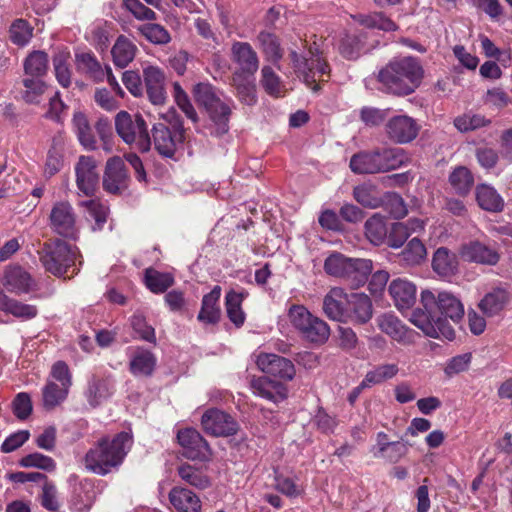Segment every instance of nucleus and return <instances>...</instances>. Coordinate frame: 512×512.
<instances>
[{
    "instance_id": "obj_1",
    "label": "nucleus",
    "mask_w": 512,
    "mask_h": 512,
    "mask_svg": "<svg viewBox=\"0 0 512 512\" xmlns=\"http://www.w3.org/2000/svg\"><path fill=\"white\" fill-rule=\"evenodd\" d=\"M420 296L422 308L413 311L411 322L431 338L444 337L453 340L455 332L441 316L459 323L465 314L461 300L447 291H440L435 295L430 290H423Z\"/></svg>"
},
{
    "instance_id": "obj_2",
    "label": "nucleus",
    "mask_w": 512,
    "mask_h": 512,
    "mask_svg": "<svg viewBox=\"0 0 512 512\" xmlns=\"http://www.w3.org/2000/svg\"><path fill=\"white\" fill-rule=\"evenodd\" d=\"M132 446V437L121 432L112 439L104 437L91 447L85 455V467L98 475H106L120 466Z\"/></svg>"
},
{
    "instance_id": "obj_3",
    "label": "nucleus",
    "mask_w": 512,
    "mask_h": 512,
    "mask_svg": "<svg viewBox=\"0 0 512 512\" xmlns=\"http://www.w3.org/2000/svg\"><path fill=\"white\" fill-rule=\"evenodd\" d=\"M423 69L414 57L394 58L379 71L378 80L386 92L409 95L419 86Z\"/></svg>"
},
{
    "instance_id": "obj_4",
    "label": "nucleus",
    "mask_w": 512,
    "mask_h": 512,
    "mask_svg": "<svg viewBox=\"0 0 512 512\" xmlns=\"http://www.w3.org/2000/svg\"><path fill=\"white\" fill-rule=\"evenodd\" d=\"M409 162L404 149L399 147H378L361 151L350 159V168L355 174H377L396 170Z\"/></svg>"
},
{
    "instance_id": "obj_5",
    "label": "nucleus",
    "mask_w": 512,
    "mask_h": 512,
    "mask_svg": "<svg viewBox=\"0 0 512 512\" xmlns=\"http://www.w3.org/2000/svg\"><path fill=\"white\" fill-rule=\"evenodd\" d=\"M324 270L328 275L346 279L352 286L358 287L366 282L372 271V262L367 259L348 258L335 252L326 258Z\"/></svg>"
},
{
    "instance_id": "obj_6",
    "label": "nucleus",
    "mask_w": 512,
    "mask_h": 512,
    "mask_svg": "<svg viewBox=\"0 0 512 512\" xmlns=\"http://www.w3.org/2000/svg\"><path fill=\"white\" fill-rule=\"evenodd\" d=\"M40 262L45 270L57 277L64 276L75 266L78 248L60 239L45 243L39 251Z\"/></svg>"
},
{
    "instance_id": "obj_7",
    "label": "nucleus",
    "mask_w": 512,
    "mask_h": 512,
    "mask_svg": "<svg viewBox=\"0 0 512 512\" xmlns=\"http://www.w3.org/2000/svg\"><path fill=\"white\" fill-rule=\"evenodd\" d=\"M290 58L298 77L313 91L319 89L317 82H324L329 78V67L318 55L317 47H310L303 56L291 51Z\"/></svg>"
},
{
    "instance_id": "obj_8",
    "label": "nucleus",
    "mask_w": 512,
    "mask_h": 512,
    "mask_svg": "<svg viewBox=\"0 0 512 512\" xmlns=\"http://www.w3.org/2000/svg\"><path fill=\"white\" fill-rule=\"evenodd\" d=\"M115 128L126 144L134 145L141 152L150 150L151 140L147 124L141 114L131 115L120 111L115 117Z\"/></svg>"
},
{
    "instance_id": "obj_9",
    "label": "nucleus",
    "mask_w": 512,
    "mask_h": 512,
    "mask_svg": "<svg viewBox=\"0 0 512 512\" xmlns=\"http://www.w3.org/2000/svg\"><path fill=\"white\" fill-rule=\"evenodd\" d=\"M49 225L56 234L76 239L78 228L74 208L68 201L54 203L49 214Z\"/></svg>"
},
{
    "instance_id": "obj_10",
    "label": "nucleus",
    "mask_w": 512,
    "mask_h": 512,
    "mask_svg": "<svg viewBox=\"0 0 512 512\" xmlns=\"http://www.w3.org/2000/svg\"><path fill=\"white\" fill-rule=\"evenodd\" d=\"M77 69L86 74L90 79L95 82H102L105 79L109 83L112 90L119 96H124V91L112 74L110 66L106 65L104 68L91 53H81L76 55Z\"/></svg>"
},
{
    "instance_id": "obj_11",
    "label": "nucleus",
    "mask_w": 512,
    "mask_h": 512,
    "mask_svg": "<svg viewBox=\"0 0 512 512\" xmlns=\"http://www.w3.org/2000/svg\"><path fill=\"white\" fill-rule=\"evenodd\" d=\"M75 175L78 195L93 196L99 184L96 160L91 156H80L75 164Z\"/></svg>"
},
{
    "instance_id": "obj_12",
    "label": "nucleus",
    "mask_w": 512,
    "mask_h": 512,
    "mask_svg": "<svg viewBox=\"0 0 512 512\" xmlns=\"http://www.w3.org/2000/svg\"><path fill=\"white\" fill-rule=\"evenodd\" d=\"M420 130L417 121L408 115H396L388 119L385 133L394 143L406 144L413 141Z\"/></svg>"
},
{
    "instance_id": "obj_13",
    "label": "nucleus",
    "mask_w": 512,
    "mask_h": 512,
    "mask_svg": "<svg viewBox=\"0 0 512 512\" xmlns=\"http://www.w3.org/2000/svg\"><path fill=\"white\" fill-rule=\"evenodd\" d=\"M204 431L213 436H231L237 433L238 424L232 416L219 409L207 410L202 418Z\"/></svg>"
},
{
    "instance_id": "obj_14",
    "label": "nucleus",
    "mask_w": 512,
    "mask_h": 512,
    "mask_svg": "<svg viewBox=\"0 0 512 512\" xmlns=\"http://www.w3.org/2000/svg\"><path fill=\"white\" fill-rule=\"evenodd\" d=\"M177 439L183 448L185 457L192 460H208L211 456V449L201 434L192 428L179 430Z\"/></svg>"
},
{
    "instance_id": "obj_15",
    "label": "nucleus",
    "mask_w": 512,
    "mask_h": 512,
    "mask_svg": "<svg viewBox=\"0 0 512 512\" xmlns=\"http://www.w3.org/2000/svg\"><path fill=\"white\" fill-rule=\"evenodd\" d=\"M257 367L265 374L290 381L296 374L294 364L287 358L273 353H260L256 357Z\"/></svg>"
},
{
    "instance_id": "obj_16",
    "label": "nucleus",
    "mask_w": 512,
    "mask_h": 512,
    "mask_svg": "<svg viewBox=\"0 0 512 512\" xmlns=\"http://www.w3.org/2000/svg\"><path fill=\"white\" fill-rule=\"evenodd\" d=\"M460 255L466 261L488 266H495L501 258V254L495 246L480 241L464 244L461 247Z\"/></svg>"
},
{
    "instance_id": "obj_17",
    "label": "nucleus",
    "mask_w": 512,
    "mask_h": 512,
    "mask_svg": "<svg viewBox=\"0 0 512 512\" xmlns=\"http://www.w3.org/2000/svg\"><path fill=\"white\" fill-rule=\"evenodd\" d=\"M129 177L120 157L110 158L105 167L103 187L111 194H119L128 187Z\"/></svg>"
},
{
    "instance_id": "obj_18",
    "label": "nucleus",
    "mask_w": 512,
    "mask_h": 512,
    "mask_svg": "<svg viewBox=\"0 0 512 512\" xmlns=\"http://www.w3.org/2000/svg\"><path fill=\"white\" fill-rule=\"evenodd\" d=\"M143 79L150 102L162 105L166 100L164 71L157 66L149 65L143 69Z\"/></svg>"
},
{
    "instance_id": "obj_19",
    "label": "nucleus",
    "mask_w": 512,
    "mask_h": 512,
    "mask_svg": "<svg viewBox=\"0 0 512 512\" xmlns=\"http://www.w3.org/2000/svg\"><path fill=\"white\" fill-rule=\"evenodd\" d=\"M378 328L393 340L410 344L413 342L414 331L407 328L401 320L392 313H383L376 318Z\"/></svg>"
},
{
    "instance_id": "obj_20",
    "label": "nucleus",
    "mask_w": 512,
    "mask_h": 512,
    "mask_svg": "<svg viewBox=\"0 0 512 512\" xmlns=\"http://www.w3.org/2000/svg\"><path fill=\"white\" fill-rule=\"evenodd\" d=\"M231 59L238 66L239 74L254 75L259 67L257 53L247 42H234L231 47Z\"/></svg>"
},
{
    "instance_id": "obj_21",
    "label": "nucleus",
    "mask_w": 512,
    "mask_h": 512,
    "mask_svg": "<svg viewBox=\"0 0 512 512\" xmlns=\"http://www.w3.org/2000/svg\"><path fill=\"white\" fill-rule=\"evenodd\" d=\"M115 392V380L112 376H93L87 385L85 397L92 408L100 406Z\"/></svg>"
},
{
    "instance_id": "obj_22",
    "label": "nucleus",
    "mask_w": 512,
    "mask_h": 512,
    "mask_svg": "<svg viewBox=\"0 0 512 512\" xmlns=\"http://www.w3.org/2000/svg\"><path fill=\"white\" fill-rule=\"evenodd\" d=\"M349 294L340 287H334L323 299V311L325 315L334 321L347 322V305Z\"/></svg>"
},
{
    "instance_id": "obj_23",
    "label": "nucleus",
    "mask_w": 512,
    "mask_h": 512,
    "mask_svg": "<svg viewBox=\"0 0 512 512\" xmlns=\"http://www.w3.org/2000/svg\"><path fill=\"white\" fill-rule=\"evenodd\" d=\"M347 322L354 324H366L373 315L372 301L364 293L349 294L347 305Z\"/></svg>"
},
{
    "instance_id": "obj_24",
    "label": "nucleus",
    "mask_w": 512,
    "mask_h": 512,
    "mask_svg": "<svg viewBox=\"0 0 512 512\" xmlns=\"http://www.w3.org/2000/svg\"><path fill=\"white\" fill-rule=\"evenodd\" d=\"M2 285L8 292L20 295L30 292L35 286V282L22 267L9 266L4 272Z\"/></svg>"
},
{
    "instance_id": "obj_25",
    "label": "nucleus",
    "mask_w": 512,
    "mask_h": 512,
    "mask_svg": "<svg viewBox=\"0 0 512 512\" xmlns=\"http://www.w3.org/2000/svg\"><path fill=\"white\" fill-rule=\"evenodd\" d=\"M388 291L399 310L409 309L416 301V286L407 279L396 278L392 280Z\"/></svg>"
},
{
    "instance_id": "obj_26",
    "label": "nucleus",
    "mask_w": 512,
    "mask_h": 512,
    "mask_svg": "<svg viewBox=\"0 0 512 512\" xmlns=\"http://www.w3.org/2000/svg\"><path fill=\"white\" fill-rule=\"evenodd\" d=\"M169 501L177 512H201L202 503L198 495L191 490L175 486L168 495Z\"/></svg>"
},
{
    "instance_id": "obj_27",
    "label": "nucleus",
    "mask_w": 512,
    "mask_h": 512,
    "mask_svg": "<svg viewBox=\"0 0 512 512\" xmlns=\"http://www.w3.org/2000/svg\"><path fill=\"white\" fill-rule=\"evenodd\" d=\"M220 296V286H214V288L208 294L203 296L201 309L197 316V319L200 322L212 325H215L219 322L221 317V309L219 306Z\"/></svg>"
},
{
    "instance_id": "obj_28",
    "label": "nucleus",
    "mask_w": 512,
    "mask_h": 512,
    "mask_svg": "<svg viewBox=\"0 0 512 512\" xmlns=\"http://www.w3.org/2000/svg\"><path fill=\"white\" fill-rule=\"evenodd\" d=\"M254 394L269 401L277 403L287 397V388L284 384L271 380L268 377H259L251 382Z\"/></svg>"
},
{
    "instance_id": "obj_29",
    "label": "nucleus",
    "mask_w": 512,
    "mask_h": 512,
    "mask_svg": "<svg viewBox=\"0 0 512 512\" xmlns=\"http://www.w3.org/2000/svg\"><path fill=\"white\" fill-rule=\"evenodd\" d=\"M0 311L22 320H30L38 314L36 306L11 298L2 290H0Z\"/></svg>"
},
{
    "instance_id": "obj_30",
    "label": "nucleus",
    "mask_w": 512,
    "mask_h": 512,
    "mask_svg": "<svg viewBox=\"0 0 512 512\" xmlns=\"http://www.w3.org/2000/svg\"><path fill=\"white\" fill-rule=\"evenodd\" d=\"M510 295L502 288H495L484 295L478 304L479 309L488 317L498 315L509 303Z\"/></svg>"
},
{
    "instance_id": "obj_31",
    "label": "nucleus",
    "mask_w": 512,
    "mask_h": 512,
    "mask_svg": "<svg viewBox=\"0 0 512 512\" xmlns=\"http://www.w3.org/2000/svg\"><path fill=\"white\" fill-rule=\"evenodd\" d=\"M475 196L479 207L483 210L496 213L504 209V199L491 185H478L475 189Z\"/></svg>"
},
{
    "instance_id": "obj_32",
    "label": "nucleus",
    "mask_w": 512,
    "mask_h": 512,
    "mask_svg": "<svg viewBox=\"0 0 512 512\" xmlns=\"http://www.w3.org/2000/svg\"><path fill=\"white\" fill-rule=\"evenodd\" d=\"M156 357L148 350L137 349L129 361V370L136 377L151 376L155 366Z\"/></svg>"
},
{
    "instance_id": "obj_33",
    "label": "nucleus",
    "mask_w": 512,
    "mask_h": 512,
    "mask_svg": "<svg viewBox=\"0 0 512 512\" xmlns=\"http://www.w3.org/2000/svg\"><path fill=\"white\" fill-rule=\"evenodd\" d=\"M177 473L181 480L197 489L203 490L211 485L210 478L203 467L182 463L177 467Z\"/></svg>"
},
{
    "instance_id": "obj_34",
    "label": "nucleus",
    "mask_w": 512,
    "mask_h": 512,
    "mask_svg": "<svg viewBox=\"0 0 512 512\" xmlns=\"http://www.w3.org/2000/svg\"><path fill=\"white\" fill-rule=\"evenodd\" d=\"M432 268L440 276H452L457 272V257L447 248L440 247L435 251L433 255Z\"/></svg>"
},
{
    "instance_id": "obj_35",
    "label": "nucleus",
    "mask_w": 512,
    "mask_h": 512,
    "mask_svg": "<svg viewBox=\"0 0 512 512\" xmlns=\"http://www.w3.org/2000/svg\"><path fill=\"white\" fill-rule=\"evenodd\" d=\"M155 149L165 157H172L176 151V140L168 127L162 123L153 126Z\"/></svg>"
},
{
    "instance_id": "obj_36",
    "label": "nucleus",
    "mask_w": 512,
    "mask_h": 512,
    "mask_svg": "<svg viewBox=\"0 0 512 512\" xmlns=\"http://www.w3.org/2000/svg\"><path fill=\"white\" fill-rule=\"evenodd\" d=\"M136 50L137 47L132 41L125 36H119L111 50L114 64L120 68H125L133 61Z\"/></svg>"
},
{
    "instance_id": "obj_37",
    "label": "nucleus",
    "mask_w": 512,
    "mask_h": 512,
    "mask_svg": "<svg viewBox=\"0 0 512 512\" xmlns=\"http://www.w3.org/2000/svg\"><path fill=\"white\" fill-rule=\"evenodd\" d=\"M400 261L406 266H417L427 258V249L417 237L412 238L399 254Z\"/></svg>"
},
{
    "instance_id": "obj_38",
    "label": "nucleus",
    "mask_w": 512,
    "mask_h": 512,
    "mask_svg": "<svg viewBox=\"0 0 512 512\" xmlns=\"http://www.w3.org/2000/svg\"><path fill=\"white\" fill-rule=\"evenodd\" d=\"M246 296L245 292L230 290L225 297L227 316L236 327H241L245 321V313L241 306Z\"/></svg>"
},
{
    "instance_id": "obj_39",
    "label": "nucleus",
    "mask_w": 512,
    "mask_h": 512,
    "mask_svg": "<svg viewBox=\"0 0 512 512\" xmlns=\"http://www.w3.org/2000/svg\"><path fill=\"white\" fill-rule=\"evenodd\" d=\"M232 85L236 90V96L239 101L245 105L253 106L257 102L256 87L253 81L247 79L245 75L234 73Z\"/></svg>"
},
{
    "instance_id": "obj_40",
    "label": "nucleus",
    "mask_w": 512,
    "mask_h": 512,
    "mask_svg": "<svg viewBox=\"0 0 512 512\" xmlns=\"http://www.w3.org/2000/svg\"><path fill=\"white\" fill-rule=\"evenodd\" d=\"M257 41L267 61L277 64L283 57V50L274 34L262 31L258 34Z\"/></svg>"
},
{
    "instance_id": "obj_41",
    "label": "nucleus",
    "mask_w": 512,
    "mask_h": 512,
    "mask_svg": "<svg viewBox=\"0 0 512 512\" xmlns=\"http://www.w3.org/2000/svg\"><path fill=\"white\" fill-rule=\"evenodd\" d=\"M207 113L215 126L214 133L218 136L223 135L229 130V116L231 114L230 106L221 99L214 104Z\"/></svg>"
},
{
    "instance_id": "obj_42",
    "label": "nucleus",
    "mask_w": 512,
    "mask_h": 512,
    "mask_svg": "<svg viewBox=\"0 0 512 512\" xmlns=\"http://www.w3.org/2000/svg\"><path fill=\"white\" fill-rule=\"evenodd\" d=\"M300 335L303 339L311 343L323 344L329 338L330 328L325 321L315 317L308 322Z\"/></svg>"
},
{
    "instance_id": "obj_43",
    "label": "nucleus",
    "mask_w": 512,
    "mask_h": 512,
    "mask_svg": "<svg viewBox=\"0 0 512 512\" xmlns=\"http://www.w3.org/2000/svg\"><path fill=\"white\" fill-rule=\"evenodd\" d=\"M27 77L42 78L48 70V56L43 51H34L24 61Z\"/></svg>"
},
{
    "instance_id": "obj_44",
    "label": "nucleus",
    "mask_w": 512,
    "mask_h": 512,
    "mask_svg": "<svg viewBox=\"0 0 512 512\" xmlns=\"http://www.w3.org/2000/svg\"><path fill=\"white\" fill-rule=\"evenodd\" d=\"M145 284L151 292L159 294L174 284V278L170 273H161L149 268L145 271Z\"/></svg>"
},
{
    "instance_id": "obj_45",
    "label": "nucleus",
    "mask_w": 512,
    "mask_h": 512,
    "mask_svg": "<svg viewBox=\"0 0 512 512\" xmlns=\"http://www.w3.org/2000/svg\"><path fill=\"white\" fill-rule=\"evenodd\" d=\"M69 389L48 381L42 390L43 405L50 410L61 404L67 397Z\"/></svg>"
},
{
    "instance_id": "obj_46",
    "label": "nucleus",
    "mask_w": 512,
    "mask_h": 512,
    "mask_svg": "<svg viewBox=\"0 0 512 512\" xmlns=\"http://www.w3.org/2000/svg\"><path fill=\"white\" fill-rule=\"evenodd\" d=\"M387 227L384 219L375 214L365 223V235L367 239L374 245H381L387 236Z\"/></svg>"
},
{
    "instance_id": "obj_47",
    "label": "nucleus",
    "mask_w": 512,
    "mask_h": 512,
    "mask_svg": "<svg viewBox=\"0 0 512 512\" xmlns=\"http://www.w3.org/2000/svg\"><path fill=\"white\" fill-rule=\"evenodd\" d=\"M137 30L147 41L153 44L166 45L171 41V35L168 30L157 23L140 25Z\"/></svg>"
},
{
    "instance_id": "obj_48",
    "label": "nucleus",
    "mask_w": 512,
    "mask_h": 512,
    "mask_svg": "<svg viewBox=\"0 0 512 512\" xmlns=\"http://www.w3.org/2000/svg\"><path fill=\"white\" fill-rule=\"evenodd\" d=\"M73 124L80 143L86 149H95L96 140L89 126L86 116L81 112H76L73 117Z\"/></svg>"
},
{
    "instance_id": "obj_49",
    "label": "nucleus",
    "mask_w": 512,
    "mask_h": 512,
    "mask_svg": "<svg viewBox=\"0 0 512 512\" xmlns=\"http://www.w3.org/2000/svg\"><path fill=\"white\" fill-rule=\"evenodd\" d=\"M33 36L32 26L24 19H16L9 28L10 41L20 47L29 43Z\"/></svg>"
},
{
    "instance_id": "obj_50",
    "label": "nucleus",
    "mask_w": 512,
    "mask_h": 512,
    "mask_svg": "<svg viewBox=\"0 0 512 512\" xmlns=\"http://www.w3.org/2000/svg\"><path fill=\"white\" fill-rule=\"evenodd\" d=\"M399 372V367L394 363H385L375 366L365 375V383L370 386L383 383L384 381L394 378Z\"/></svg>"
},
{
    "instance_id": "obj_51",
    "label": "nucleus",
    "mask_w": 512,
    "mask_h": 512,
    "mask_svg": "<svg viewBox=\"0 0 512 512\" xmlns=\"http://www.w3.org/2000/svg\"><path fill=\"white\" fill-rule=\"evenodd\" d=\"M260 83L264 90L273 97H281L284 94L282 81L270 66L262 67Z\"/></svg>"
},
{
    "instance_id": "obj_52",
    "label": "nucleus",
    "mask_w": 512,
    "mask_h": 512,
    "mask_svg": "<svg viewBox=\"0 0 512 512\" xmlns=\"http://www.w3.org/2000/svg\"><path fill=\"white\" fill-rule=\"evenodd\" d=\"M23 86L25 88L22 94L24 101L29 104H38L46 90V84L43 80L41 78L25 77Z\"/></svg>"
},
{
    "instance_id": "obj_53",
    "label": "nucleus",
    "mask_w": 512,
    "mask_h": 512,
    "mask_svg": "<svg viewBox=\"0 0 512 512\" xmlns=\"http://www.w3.org/2000/svg\"><path fill=\"white\" fill-rule=\"evenodd\" d=\"M193 96L195 101L209 110L215 103H218L220 97L217 95L215 88L209 83H198L193 88Z\"/></svg>"
},
{
    "instance_id": "obj_54",
    "label": "nucleus",
    "mask_w": 512,
    "mask_h": 512,
    "mask_svg": "<svg viewBox=\"0 0 512 512\" xmlns=\"http://www.w3.org/2000/svg\"><path fill=\"white\" fill-rule=\"evenodd\" d=\"M449 180L456 193L460 195L468 194L474 183L471 172L465 167L456 168L451 173Z\"/></svg>"
},
{
    "instance_id": "obj_55",
    "label": "nucleus",
    "mask_w": 512,
    "mask_h": 512,
    "mask_svg": "<svg viewBox=\"0 0 512 512\" xmlns=\"http://www.w3.org/2000/svg\"><path fill=\"white\" fill-rule=\"evenodd\" d=\"M173 98L177 106L186 115V117L189 118L192 122L196 123L198 121L197 112L194 109L189 96L181 87L179 82L173 83Z\"/></svg>"
},
{
    "instance_id": "obj_56",
    "label": "nucleus",
    "mask_w": 512,
    "mask_h": 512,
    "mask_svg": "<svg viewBox=\"0 0 512 512\" xmlns=\"http://www.w3.org/2000/svg\"><path fill=\"white\" fill-rule=\"evenodd\" d=\"M69 58L70 55L67 52H59L53 58L56 79L65 88L71 84V71L68 65Z\"/></svg>"
},
{
    "instance_id": "obj_57",
    "label": "nucleus",
    "mask_w": 512,
    "mask_h": 512,
    "mask_svg": "<svg viewBox=\"0 0 512 512\" xmlns=\"http://www.w3.org/2000/svg\"><path fill=\"white\" fill-rule=\"evenodd\" d=\"M84 207L91 218L95 220L94 230L102 229L107 221L108 208L97 200H88L80 203Z\"/></svg>"
},
{
    "instance_id": "obj_58",
    "label": "nucleus",
    "mask_w": 512,
    "mask_h": 512,
    "mask_svg": "<svg viewBox=\"0 0 512 512\" xmlns=\"http://www.w3.org/2000/svg\"><path fill=\"white\" fill-rule=\"evenodd\" d=\"M315 317L316 316H313L303 305H292L288 309L289 322L300 334L308 322Z\"/></svg>"
},
{
    "instance_id": "obj_59",
    "label": "nucleus",
    "mask_w": 512,
    "mask_h": 512,
    "mask_svg": "<svg viewBox=\"0 0 512 512\" xmlns=\"http://www.w3.org/2000/svg\"><path fill=\"white\" fill-rule=\"evenodd\" d=\"M489 123L490 121L484 116L470 113L458 116L454 120V125L460 132L473 131L485 127Z\"/></svg>"
},
{
    "instance_id": "obj_60",
    "label": "nucleus",
    "mask_w": 512,
    "mask_h": 512,
    "mask_svg": "<svg viewBox=\"0 0 512 512\" xmlns=\"http://www.w3.org/2000/svg\"><path fill=\"white\" fill-rule=\"evenodd\" d=\"M353 195L358 203L370 209H376L384 205L383 198L379 197L374 190L364 186L354 188Z\"/></svg>"
},
{
    "instance_id": "obj_61",
    "label": "nucleus",
    "mask_w": 512,
    "mask_h": 512,
    "mask_svg": "<svg viewBox=\"0 0 512 512\" xmlns=\"http://www.w3.org/2000/svg\"><path fill=\"white\" fill-rule=\"evenodd\" d=\"M19 463L22 467H33L48 472L53 471L56 467V463L51 457L37 452L24 456Z\"/></svg>"
},
{
    "instance_id": "obj_62",
    "label": "nucleus",
    "mask_w": 512,
    "mask_h": 512,
    "mask_svg": "<svg viewBox=\"0 0 512 512\" xmlns=\"http://www.w3.org/2000/svg\"><path fill=\"white\" fill-rule=\"evenodd\" d=\"M362 36L356 34H347L341 40L339 52L347 59H354L358 57L362 48Z\"/></svg>"
},
{
    "instance_id": "obj_63",
    "label": "nucleus",
    "mask_w": 512,
    "mask_h": 512,
    "mask_svg": "<svg viewBox=\"0 0 512 512\" xmlns=\"http://www.w3.org/2000/svg\"><path fill=\"white\" fill-rule=\"evenodd\" d=\"M123 6L139 21H154L157 14L140 0H123Z\"/></svg>"
},
{
    "instance_id": "obj_64",
    "label": "nucleus",
    "mask_w": 512,
    "mask_h": 512,
    "mask_svg": "<svg viewBox=\"0 0 512 512\" xmlns=\"http://www.w3.org/2000/svg\"><path fill=\"white\" fill-rule=\"evenodd\" d=\"M131 326L140 339L150 343L156 342L155 330L146 322L143 315L138 313L134 314L131 317Z\"/></svg>"
}]
</instances>
